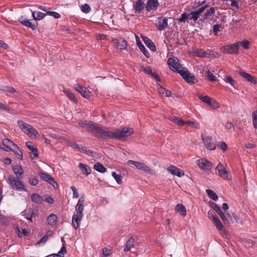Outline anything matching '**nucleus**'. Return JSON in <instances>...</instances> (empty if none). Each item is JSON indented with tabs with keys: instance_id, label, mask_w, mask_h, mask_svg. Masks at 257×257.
Here are the masks:
<instances>
[{
	"instance_id": "cd10ccee",
	"label": "nucleus",
	"mask_w": 257,
	"mask_h": 257,
	"mask_svg": "<svg viewBox=\"0 0 257 257\" xmlns=\"http://www.w3.org/2000/svg\"><path fill=\"white\" fill-rule=\"evenodd\" d=\"M135 242V239L134 237H132L130 238L124 247L123 250L124 252L128 251L131 250V249L134 246V243Z\"/></svg>"
},
{
	"instance_id": "e2e57ef3",
	"label": "nucleus",
	"mask_w": 257,
	"mask_h": 257,
	"mask_svg": "<svg viewBox=\"0 0 257 257\" xmlns=\"http://www.w3.org/2000/svg\"><path fill=\"white\" fill-rule=\"evenodd\" d=\"M3 90L10 93H13L16 92V90L11 86H5L3 88Z\"/></svg>"
},
{
	"instance_id": "0e129e2a",
	"label": "nucleus",
	"mask_w": 257,
	"mask_h": 257,
	"mask_svg": "<svg viewBox=\"0 0 257 257\" xmlns=\"http://www.w3.org/2000/svg\"><path fill=\"white\" fill-rule=\"evenodd\" d=\"M111 253V250L110 249L105 248L102 250V254L104 257L108 256V255H110Z\"/></svg>"
},
{
	"instance_id": "774afa93",
	"label": "nucleus",
	"mask_w": 257,
	"mask_h": 257,
	"mask_svg": "<svg viewBox=\"0 0 257 257\" xmlns=\"http://www.w3.org/2000/svg\"><path fill=\"white\" fill-rule=\"evenodd\" d=\"M240 44L244 49H247L249 48V42L248 41L244 40L241 43L239 42V44Z\"/></svg>"
},
{
	"instance_id": "603ef678",
	"label": "nucleus",
	"mask_w": 257,
	"mask_h": 257,
	"mask_svg": "<svg viewBox=\"0 0 257 257\" xmlns=\"http://www.w3.org/2000/svg\"><path fill=\"white\" fill-rule=\"evenodd\" d=\"M208 217L213 222L216 220L218 217L215 215V213L213 210H209L208 212Z\"/></svg>"
},
{
	"instance_id": "7ed1b4c3",
	"label": "nucleus",
	"mask_w": 257,
	"mask_h": 257,
	"mask_svg": "<svg viewBox=\"0 0 257 257\" xmlns=\"http://www.w3.org/2000/svg\"><path fill=\"white\" fill-rule=\"evenodd\" d=\"M18 124L25 134L29 136H34L36 138L39 136V134L36 130L30 124L27 123L21 120L18 121Z\"/></svg>"
},
{
	"instance_id": "58836bf2",
	"label": "nucleus",
	"mask_w": 257,
	"mask_h": 257,
	"mask_svg": "<svg viewBox=\"0 0 257 257\" xmlns=\"http://www.w3.org/2000/svg\"><path fill=\"white\" fill-rule=\"evenodd\" d=\"M206 193L210 199L214 201H217L218 200V196L213 191L210 189H207L206 190Z\"/></svg>"
},
{
	"instance_id": "7c9ffc66",
	"label": "nucleus",
	"mask_w": 257,
	"mask_h": 257,
	"mask_svg": "<svg viewBox=\"0 0 257 257\" xmlns=\"http://www.w3.org/2000/svg\"><path fill=\"white\" fill-rule=\"evenodd\" d=\"M31 200L37 204H41L44 201L43 197L36 193H34L31 195Z\"/></svg>"
},
{
	"instance_id": "5701e85b",
	"label": "nucleus",
	"mask_w": 257,
	"mask_h": 257,
	"mask_svg": "<svg viewBox=\"0 0 257 257\" xmlns=\"http://www.w3.org/2000/svg\"><path fill=\"white\" fill-rule=\"evenodd\" d=\"M210 51L209 49L205 51L202 49H197L194 51V54L197 57L204 58L206 57L207 55H210Z\"/></svg>"
},
{
	"instance_id": "aec40b11",
	"label": "nucleus",
	"mask_w": 257,
	"mask_h": 257,
	"mask_svg": "<svg viewBox=\"0 0 257 257\" xmlns=\"http://www.w3.org/2000/svg\"><path fill=\"white\" fill-rule=\"evenodd\" d=\"M159 6L158 0H148L146 6V10L148 12L156 10Z\"/></svg>"
},
{
	"instance_id": "09e8293b",
	"label": "nucleus",
	"mask_w": 257,
	"mask_h": 257,
	"mask_svg": "<svg viewBox=\"0 0 257 257\" xmlns=\"http://www.w3.org/2000/svg\"><path fill=\"white\" fill-rule=\"evenodd\" d=\"M64 92L65 93V94H66V95L70 100H71L74 102H76L77 101V99L75 98V97L74 94L72 92H70L68 90H64Z\"/></svg>"
},
{
	"instance_id": "a211bd4d",
	"label": "nucleus",
	"mask_w": 257,
	"mask_h": 257,
	"mask_svg": "<svg viewBox=\"0 0 257 257\" xmlns=\"http://www.w3.org/2000/svg\"><path fill=\"white\" fill-rule=\"evenodd\" d=\"M168 26V19L166 18L159 17L158 19L157 28L159 31H163Z\"/></svg>"
},
{
	"instance_id": "bf43d9fd",
	"label": "nucleus",
	"mask_w": 257,
	"mask_h": 257,
	"mask_svg": "<svg viewBox=\"0 0 257 257\" xmlns=\"http://www.w3.org/2000/svg\"><path fill=\"white\" fill-rule=\"evenodd\" d=\"M226 83H229L232 86H234L235 81L230 76H226V78L225 80Z\"/></svg>"
},
{
	"instance_id": "f257e3e1",
	"label": "nucleus",
	"mask_w": 257,
	"mask_h": 257,
	"mask_svg": "<svg viewBox=\"0 0 257 257\" xmlns=\"http://www.w3.org/2000/svg\"><path fill=\"white\" fill-rule=\"evenodd\" d=\"M78 124L81 126H87L92 135L97 136L102 139H118L127 137L134 133L132 128L124 127L121 130L116 129L115 131H110L106 127H102L100 124L90 121H80Z\"/></svg>"
},
{
	"instance_id": "4468645a",
	"label": "nucleus",
	"mask_w": 257,
	"mask_h": 257,
	"mask_svg": "<svg viewBox=\"0 0 257 257\" xmlns=\"http://www.w3.org/2000/svg\"><path fill=\"white\" fill-rule=\"evenodd\" d=\"M208 7V5H205V6L199 8L196 11L191 12L190 13L191 17L190 18V19L193 20L194 22H196L199 19L201 14H202L204 12L205 10Z\"/></svg>"
},
{
	"instance_id": "de8ad7c7",
	"label": "nucleus",
	"mask_w": 257,
	"mask_h": 257,
	"mask_svg": "<svg viewBox=\"0 0 257 257\" xmlns=\"http://www.w3.org/2000/svg\"><path fill=\"white\" fill-rule=\"evenodd\" d=\"M217 213L219 215V216L220 217V218H221V219L225 224H229V221L228 220L227 218H226V216L223 212V211L221 210V209Z\"/></svg>"
},
{
	"instance_id": "680f3d73",
	"label": "nucleus",
	"mask_w": 257,
	"mask_h": 257,
	"mask_svg": "<svg viewBox=\"0 0 257 257\" xmlns=\"http://www.w3.org/2000/svg\"><path fill=\"white\" fill-rule=\"evenodd\" d=\"M81 10L84 13H88L90 11L91 9L88 4H85L82 6Z\"/></svg>"
},
{
	"instance_id": "1a4fd4ad",
	"label": "nucleus",
	"mask_w": 257,
	"mask_h": 257,
	"mask_svg": "<svg viewBox=\"0 0 257 257\" xmlns=\"http://www.w3.org/2000/svg\"><path fill=\"white\" fill-rule=\"evenodd\" d=\"M74 88L84 98L86 99L90 98L91 92L87 88L79 84H75Z\"/></svg>"
},
{
	"instance_id": "13d9d810",
	"label": "nucleus",
	"mask_w": 257,
	"mask_h": 257,
	"mask_svg": "<svg viewBox=\"0 0 257 257\" xmlns=\"http://www.w3.org/2000/svg\"><path fill=\"white\" fill-rule=\"evenodd\" d=\"M209 203L211 207L216 212V213L221 210L220 208L214 202L212 201H209Z\"/></svg>"
},
{
	"instance_id": "72a5a7b5",
	"label": "nucleus",
	"mask_w": 257,
	"mask_h": 257,
	"mask_svg": "<svg viewBox=\"0 0 257 257\" xmlns=\"http://www.w3.org/2000/svg\"><path fill=\"white\" fill-rule=\"evenodd\" d=\"M11 151L13 152L16 155L17 158L18 159H20L21 160H23V153L22 150L17 145L14 147V148Z\"/></svg>"
},
{
	"instance_id": "79ce46f5",
	"label": "nucleus",
	"mask_w": 257,
	"mask_h": 257,
	"mask_svg": "<svg viewBox=\"0 0 257 257\" xmlns=\"http://www.w3.org/2000/svg\"><path fill=\"white\" fill-rule=\"evenodd\" d=\"M13 170L15 174L18 177L21 176L23 173V169L20 166H16L13 168Z\"/></svg>"
},
{
	"instance_id": "412c9836",
	"label": "nucleus",
	"mask_w": 257,
	"mask_h": 257,
	"mask_svg": "<svg viewBox=\"0 0 257 257\" xmlns=\"http://www.w3.org/2000/svg\"><path fill=\"white\" fill-rule=\"evenodd\" d=\"M237 73L246 80L252 83L253 84H255L256 83V79L249 73L243 71H239Z\"/></svg>"
},
{
	"instance_id": "5fc2aeb1",
	"label": "nucleus",
	"mask_w": 257,
	"mask_h": 257,
	"mask_svg": "<svg viewBox=\"0 0 257 257\" xmlns=\"http://www.w3.org/2000/svg\"><path fill=\"white\" fill-rule=\"evenodd\" d=\"M208 105L213 109H216L219 107V103L214 99L211 100Z\"/></svg>"
},
{
	"instance_id": "8fccbe9b",
	"label": "nucleus",
	"mask_w": 257,
	"mask_h": 257,
	"mask_svg": "<svg viewBox=\"0 0 257 257\" xmlns=\"http://www.w3.org/2000/svg\"><path fill=\"white\" fill-rule=\"evenodd\" d=\"M191 16L190 14H187L186 13H183L182 14L181 17L178 19V21L179 22H185L188 18L190 19L189 17Z\"/></svg>"
},
{
	"instance_id": "3c124183",
	"label": "nucleus",
	"mask_w": 257,
	"mask_h": 257,
	"mask_svg": "<svg viewBox=\"0 0 257 257\" xmlns=\"http://www.w3.org/2000/svg\"><path fill=\"white\" fill-rule=\"evenodd\" d=\"M221 26L219 24H215L213 26L212 30L213 34L215 36H218V33L221 31Z\"/></svg>"
},
{
	"instance_id": "69168bd1",
	"label": "nucleus",
	"mask_w": 257,
	"mask_h": 257,
	"mask_svg": "<svg viewBox=\"0 0 257 257\" xmlns=\"http://www.w3.org/2000/svg\"><path fill=\"white\" fill-rule=\"evenodd\" d=\"M44 201L47 202L49 204H52L54 202V200L53 198H52L51 196L47 195L45 197V199H44Z\"/></svg>"
},
{
	"instance_id": "ea45409f",
	"label": "nucleus",
	"mask_w": 257,
	"mask_h": 257,
	"mask_svg": "<svg viewBox=\"0 0 257 257\" xmlns=\"http://www.w3.org/2000/svg\"><path fill=\"white\" fill-rule=\"evenodd\" d=\"M35 14H36V12H32V16L33 17V19L35 20H36V21L37 20H41L42 19H43L46 16V14L40 12H39L37 13V16L36 17L35 16Z\"/></svg>"
},
{
	"instance_id": "6e6552de",
	"label": "nucleus",
	"mask_w": 257,
	"mask_h": 257,
	"mask_svg": "<svg viewBox=\"0 0 257 257\" xmlns=\"http://www.w3.org/2000/svg\"><path fill=\"white\" fill-rule=\"evenodd\" d=\"M167 63L170 69L174 72H177L179 73V71L182 70L180 69L181 66L178 62V60L177 59H175L174 58H169L168 60Z\"/></svg>"
},
{
	"instance_id": "6e6d98bb",
	"label": "nucleus",
	"mask_w": 257,
	"mask_h": 257,
	"mask_svg": "<svg viewBox=\"0 0 257 257\" xmlns=\"http://www.w3.org/2000/svg\"><path fill=\"white\" fill-rule=\"evenodd\" d=\"M207 78L210 81L216 80V77L209 70L207 71Z\"/></svg>"
},
{
	"instance_id": "a18cd8bd",
	"label": "nucleus",
	"mask_w": 257,
	"mask_h": 257,
	"mask_svg": "<svg viewBox=\"0 0 257 257\" xmlns=\"http://www.w3.org/2000/svg\"><path fill=\"white\" fill-rule=\"evenodd\" d=\"M185 124H187L189 125H191L192 127L196 128V129H199L200 128L199 124L196 121H191V120H187L186 121H185Z\"/></svg>"
},
{
	"instance_id": "4be33fe9",
	"label": "nucleus",
	"mask_w": 257,
	"mask_h": 257,
	"mask_svg": "<svg viewBox=\"0 0 257 257\" xmlns=\"http://www.w3.org/2000/svg\"><path fill=\"white\" fill-rule=\"evenodd\" d=\"M213 222L215 224L216 227L220 231V234L223 236L227 237V233L224 229L223 226L219 218H217L216 220L214 221Z\"/></svg>"
},
{
	"instance_id": "b1692460",
	"label": "nucleus",
	"mask_w": 257,
	"mask_h": 257,
	"mask_svg": "<svg viewBox=\"0 0 257 257\" xmlns=\"http://www.w3.org/2000/svg\"><path fill=\"white\" fill-rule=\"evenodd\" d=\"M19 21L24 26L30 28L33 30H35L37 29V26L36 25L33 24L30 20L23 19V17L19 19Z\"/></svg>"
},
{
	"instance_id": "423d86ee",
	"label": "nucleus",
	"mask_w": 257,
	"mask_h": 257,
	"mask_svg": "<svg viewBox=\"0 0 257 257\" xmlns=\"http://www.w3.org/2000/svg\"><path fill=\"white\" fill-rule=\"evenodd\" d=\"M9 181L13 189H15L19 191H23L25 190V186L23 182L19 179H16L14 177L10 176L9 178Z\"/></svg>"
},
{
	"instance_id": "39448f33",
	"label": "nucleus",
	"mask_w": 257,
	"mask_h": 257,
	"mask_svg": "<svg viewBox=\"0 0 257 257\" xmlns=\"http://www.w3.org/2000/svg\"><path fill=\"white\" fill-rule=\"evenodd\" d=\"M196 164L200 168L207 172H209L213 167L212 163L205 159L197 160Z\"/></svg>"
},
{
	"instance_id": "2eb2a0df",
	"label": "nucleus",
	"mask_w": 257,
	"mask_h": 257,
	"mask_svg": "<svg viewBox=\"0 0 257 257\" xmlns=\"http://www.w3.org/2000/svg\"><path fill=\"white\" fill-rule=\"evenodd\" d=\"M16 145V144L11 140L6 139L3 140L2 144L0 146V148L5 151L9 152L12 151Z\"/></svg>"
},
{
	"instance_id": "c85d7f7f",
	"label": "nucleus",
	"mask_w": 257,
	"mask_h": 257,
	"mask_svg": "<svg viewBox=\"0 0 257 257\" xmlns=\"http://www.w3.org/2000/svg\"><path fill=\"white\" fill-rule=\"evenodd\" d=\"M215 10L214 7L210 8L209 10H207L204 15L203 20H211L212 17L215 14Z\"/></svg>"
},
{
	"instance_id": "e433bc0d",
	"label": "nucleus",
	"mask_w": 257,
	"mask_h": 257,
	"mask_svg": "<svg viewBox=\"0 0 257 257\" xmlns=\"http://www.w3.org/2000/svg\"><path fill=\"white\" fill-rule=\"evenodd\" d=\"M93 168L96 171L100 173H104L106 171V169L99 163H95Z\"/></svg>"
},
{
	"instance_id": "0eeeda50",
	"label": "nucleus",
	"mask_w": 257,
	"mask_h": 257,
	"mask_svg": "<svg viewBox=\"0 0 257 257\" xmlns=\"http://www.w3.org/2000/svg\"><path fill=\"white\" fill-rule=\"evenodd\" d=\"M215 170L218 171V175L224 180H229V172L226 170L225 167L219 162L216 166Z\"/></svg>"
},
{
	"instance_id": "393cba45",
	"label": "nucleus",
	"mask_w": 257,
	"mask_h": 257,
	"mask_svg": "<svg viewBox=\"0 0 257 257\" xmlns=\"http://www.w3.org/2000/svg\"><path fill=\"white\" fill-rule=\"evenodd\" d=\"M78 168L80 169L82 174L86 176L91 173L90 168L86 164L80 163L78 164Z\"/></svg>"
},
{
	"instance_id": "a878e982",
	"label": "nucleus",
	"mask_w": 257,
	"mask_h": 257,
	"mask_svg": "<svg viewBox=\"0 0 257 257\" xmlns=\"http://www.w3.org/2000/svg\"><path fill=\"white\" fill-rule=\"evenodd\" d=\"M144 43L146 46L148 47L152 51L155 52L156 51V47L154 43L150 39L146 37L142 38Z\"/></svg>"
},
{
	"instance_id": "c9c22d12",
	"label": "nucleus",
	"mask_w": 257,
	"mask_h": 257,
	"mask_svg": "<svg viewBox=\"0 0 257 257\" xmlns=\"http://www.w3.org/2000/svg\"><path fill=\"white\" fill-rule=\"evenodd\" d=\"M158 91L160 94L162 95H165V96L167 97L170 96L172 94L170 91L167 90L166 89L162 86H160L158 88Z\"/></svg>"
},
{
	"instance_id": "f704fd0d",
	"label": "nucleus",
	"mask_w": 257,
	"mask_h": 257,
	"mask_svg": "<svg viewBox=\"0 0 257 257\" xmlns=\"http://www.w3.org/2000/svg\"><path fill=\"white\" fill-rule=\"evenodd\" d=\"M57 221V216L54 214H51L47 218L48 223L51 225L55 224Z\"/></svg>"
},
{
	"instance_id": "2f4dec72",
	"label": "nucleus",
	"mask_w": 257,
	"mask_h": 257,
	"mask_svg": "<svg viewBox=\"0 0 257 257\" xmlns=\"http://www.w3.org/2000/svg\"><path fill=\"white\" fill-rule=\"evenodd\" d=\"M143 70L146 73L150 75L151 76L156 79L157 81H160V79L158 75L156 72H153L152 69L151 68V67H148L147 68H144Z\"/></svg>"
},
{
	"instance_id": "473e14b6",
	"label": "nucleus",
	"mask_w": 257,
	"mask_h": 257,
	"mask_svg": "<svg viewBox=\"0 0 257 257\" xmlns=\"http://www.w3.org/2000/svg\"><path fill=\"white\" fill-rule=\"evenodd\" d=\"M169 120L170 121H171L172 122H173L180 126H183L185 124V122L184 121H183L181 119H180L177 116H170Z\"/></svg>"
},
{
	"instance_id": "c756f323",
	"label": "nucleus",
	"mask_w": 257,
	"mask_h": 257,
	"mask_svg": "<svg viewBox=\"0 0 257 257\" xmlns=\"http://www.w3.org/2000/svg\"><path fill=\"white\" fill-rule=\"evenodd\" d=\"M137 44L138 47L140 48V49L142 51L144 55L146 56L147 57H149V53L145 48V47L143 45V44L141 43V42L139 38L137 36Z\"/></svg>"
},
{
	"instance_id": "a19ab883",
	"label": "nucleus",
	"mask_w": 257,
	"mask_h": 257,
	"mask_svg": "<svg viewBox=\"0 0 257 257\" xmlns=\"http://www.w3.org/2000/svg\"><path fill=\"white\" fill-rule=\"evenodd\" d=\"M23 215L25 217L26 219H27L28 220L30 221L31 222L33 221L32 220V217L31 215V208H29L27 209H26L23 212Z\"/></svg>"
},
{
	"instance_id": "dca6fc26",
	"label": "nucleus",
	"mask_w": 257,
	"mask_h": 257,
	"mask_svg": "<svg viewBox=\"0 0 257 257\" xmlns=\"http://www.w3.org/2000/svg\"><path fill=\"white\" fill-rule=\"evenodd\" d=\"M133 3V9L135 10L136 13H140L146 8L144 0H137Z\"/></svg>"
},
{
	"instance_id": "052dcab7",
	"label": "nucleus",
	"mask_w": 257,
	"mask_h": 257,
	"mask_svg": "<svg viewBox=\"0 0 257 257\" xmlns=\"http://www.w3.org/2000/svg\"><path fill=\"white\" fill-rule=\"evenodd\" d=\"M46 14L49 16L53 17L55 19H58L60 18V15L55 12L48 11L47 12Z\"/></svg>"
},
{
	"instance_id": "4d7b16f0",
	"label": "nucleus",
	"mask_w": 257,
	"mask_h": 257,
	"mask_svg": "<svg viewBox=\"0 0 257 257\" xmlns=\"http://www.w3.org/2000/svg\"><path fill=\"white\" fill-rule=\"evenodd\" d=\"M68 146L72 147L73 149H76L78 151H79V148L80 147L79 145H78L77 143L73 141H69Z\"/></svg>"
},
{
	"instance_id": "49530a36",
	"label": "nucleus",
	"mask_w": 257,
	"mask_h": 257,
	"mask_svg": "<svg viewBox=\"0 0 257 257\" xmlns=\"http://www.w3.org/2000/svg\"><path fill=\"white\" fill-rule=\"evenodd\" d=\"M252 124L254 128H257V110H254L252 114Z\"/></svg>"
},
{
	"instance_id": "f3484780",
	"label": "nucleus",
	"mask_w": 257,
	"mask_h": 257,
	"mask_svg": "<svg viewBox=\"0 0 257 257\" xmlns=\"http://www.w3.org/2000/svg\"><path fill=\"white\" fill-rule=\"evenodd\" d=\"M39 176L44 181L48 182L51 184L54 187H55V185L57 186V182L54 180L50 175L48 174L45 172H39Z\"/></svg>"
},
{
	"instance_id": "4c0bfd02",
	"label": "nucleus",
	"mask_w": 257,
	"mask_h": 257,
	"mask_svg": "<svg viewBox=\"0 0 257 257\" xmlns=\"http://www.w3.org/2000/svg\"><path fill=\"white\" fill-rule=\"evenodd\" d=\"M197 96L200 100H201L203 102L206 103L207 105H209V104L210 103V101L212 99L209 96L207 95L202 96V95L200 93H198L197 94Z\"/></svg>"
},
{
	"instance_id": "864d4df0",
	"label": "nucleus",
	"mask_w": 257,
	"mask_h": 257,
	"mask_svg": "<svg viewBox=\"0 0 257 257\" xmlns=\"http://www.w3.org/2000/svg\"><path fill=\"white\" fill-rule=\"evenodd\" d=\"M217 147L219 149H221L223 151H225L227 149V144L223 142H220L217 144Z\"/></svg>"
},
{
	"instance_id": "f03ea898",
	"label": "nucleus",
	"mask_w": 257,
	"mask_h": 257,
	"mask_svg": "<svg viewBox=\"0 0 257 257\" xmlns=\"http://www.w3.org/2000/svg\"><path fill=\"white\" fill-rule=\"evenodd\" d=\"M84 199L81 197L78 200L77 205L75 206L76 214H74L72 218V225L75 229H77L79 226V222H80L83 216V204Z\"/></svg>"
},
{
	"instance_id": "9b49d317",
	"label": "nucleus",
	"mask_w": 257,
	"mask_h": 257,
	"mask_svg": "<svg viewBox=\"0 0 257 257\" xmlns=\"http://www.w3.org/2000/svg\"><path fill=\"white\" fill-rule=\"evenodd\" d=\"M127 163L129 165H133L135 166L137 169L144 171L146 173H150L151 172V169L143 163L136 162L133 160H129L127 162Z\"/></svg>"
},
{
	"instance_id": "bb28decb",
	"label": "nucleus",
	"mask_w": 257,
	"mask_h": 257,
	"mask_svg": "<svg viewBox=\"0 0 257 257\" xmlns=\"http://www.w3.org/2000/svg\"><path fill=\"white\" fill-rule=\"evenodd\" d=\"M176 212L180 213L182 216H185L186 215V209L184 205L182 204H178L175 208Z\"/></svg>"
},
{
	"instance_id": "ddd939ff",
	"label": "nucleus",
	"mask_w": 257,
	"mask_h": 257,
	"mask_svg": "<svg viewBox=\"0 0 257 257\" xmlns=\"http://www.w3.org/2000/svg\"><path fill=\"white\" fill-rule=\"evenodd\" d=\"M202 140L206 147L210 150H214L216 149V145L213 142L211 137L202 136Z\"/></svg>"
},
{
	"instance_id": "c03bdc74",
	"label": "nucleus",
	"mask_w": 257,
	"mask_h": 257,
	"mask_svg": "<svg viewBox=\"0 0 257 257\" xmlns=\"http://www.w3.org/2000/svg\"><path fill=\"white\" fill-rule=\"evenodd\" d=\"M112 176L114 178V179L115 180L116 182L118 184H122V176L120 175H118L115 172H112Z\"/></svg>"
},
{
	"instance_id": "6ab92c4d",
	"label": "nucleus",
	"mask_w": 257,
	"mask_h": 257,
	"mask_svg": "<svg viewBox=\"0 0 257 257\" xmlns=\"http://www.w3.org/2000/svg\"><path fill=\"white\" fill-rule=\"evenodd\" d=\"M167 170L171 174H173V175H176L179 177H181L184 175V172L182 170L179 169L173 165L169 167L167 169Z\"/></svg>"
},
{
	"instance_id": "338daca9",
	"label": "nucleus",
	"mask_w": 257,
	"mask_h": 257,
	"mask_svg": "<svg viewBox=\"0 0 257 257\" xmlns=\"http://www.w3.org/2000/svg\"><path fill=\"white\" fill-rule=\"evenodd\" d=\"M71 189L73 191V198H77L79 197V194L77 191V189L75 186H71Z\"/></svg>"
},
{
	"instance_id": "37998d69",
	"label": "nucleus",
	"mask_w": 257,
	"mask_h": 257,
	"mask_svg": "<svg viewBox=\"0 0 257 257\" xmlns=\"http://www.w3.org/2000/svg\"><path fill=\"white\" fill-rule=\"evenodd\" d=\"M80 153H85L89 156H93V152L89 149H87L86 147L81 146L79 151Z\"/></svg>"
},
{
	"instance_id": "f8f14e48",
	"label": "nucleus",
	"mask_w": 257,
	"mask_h": 257,
	"mask_svg": "<svg viewBox=\"0 0 257 257\" xmlns=\"http://www.w3.org/2000/svg\"><path fill=\"white\" fill-rule=\"evenodd\" d=\"M112 42L113 46L120 50L125 49L127 45V42L121 38L113 39Z\"/></svg>"
},
{
	"instance_id": "9d476101",
	"label": "nucleus",
	"mask_w": 257,
	"mask_h": 257,
	"mask_svg": "<svg viewBox=\"0 0 257 257\" xmlns=\"http://www.w3.org/2000/svg\"><path fill=\"white\" fill-rule=\"evenodd\" d=\"M179 73L188 83L194 84L197 81L196 78L188 71L181 70Z\"/></svg>"
},
{
	"instance_id": "20e7f679",
	"label": "nucleus",
	"mask_w": 257,
	"mask_h": 257,
	"mask_svg": "<svg viewBox=\"0 0 257 257\" xmlns=\"http://www.w3.org/2000/svg\"><path fill=\"white\" fill-rule=\"evenodd\" d=\"M239 42H236L222 47L221 50L224 53L236 55L239 53Z\"/></svg>"
}]
</instances>
